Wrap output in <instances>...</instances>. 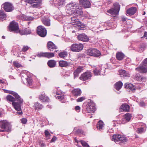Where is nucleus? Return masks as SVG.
I'll return each mask as SVG.
<instances>
[{
  "instance_id": "obj_1",
  "label": "nucleus",
  "mask_w": 147,
  "mask_h": 147,
  "mask_svg": "<svg viewBox=\"0 0 147 147\" xmlns=\"http://www.w3.org/2000/svg\"><path fill=\"white\" fill-rule=\"evenodd\" d=\"M67 12L70 14H74L77 16H82L83 12L82 8H79L78 3L75 2L70 3L67 5Z\"/></svg>"
},
{
  "instance_id": "obj_2",
  "label": "nucleus",
  "mask_w": 147,
  "mask_h": 147,
  "mask_svg": "<svg viewBox=\"0 0 147 147\" xmlns=\"http://www.w3.org/2000/svg\"><path fill=\"white\" fill-rule=\"evenodd\" d=\"M12 94L17 101V102L15 101L12 103V106L15 110L18 111L17 113L18 115H22V112L21 109V105L23 103L24 100L16 92Z\"/></svg>"
},
{
  "instance_id": "obj_3",
  "label": "nucleus",
  "mask_w": 147,
  "mask_h": 147,
  "mask_svg": "<svg viewBox=\"0 0 147 147\" xmlns=\"http://www.w3.org/2000/svg\"><path fill=\"white\" fill-rule=\"evenodd\" d=\"M112 140L119 144L124 143L125 142L127 141V139L126 137L117 134L113 135L112 138Z\"/></svg>"
},
{
  "instance_id": "obj_4",
  "label": "nucleus",
  "mask_w": 147,
  "mask_h": 147,
  "mask_svg": "<svg viewBox=\"0 0 147 147\" xmlns=\"http://www.w3.org/2000/svg\"><path fill=\"white\" fill-rule=\"evenodd\" d=\"M113 6L114 7L107 10V12L112 15L113 17H115L119 13L120 9V5L118 3H115L113 4Z\"/></svg>"
},
{
  "instance_id": "obj_5",
  "label": "nucleus",
  "mask_w": 147,
  "mask_h": 147,
  "mask_svg": "<svg viewBox=\"0 0 147 147\" xmlns=\"http://www.w3.org/2000/svg\"><path fill=\"white\" fill-rule=\"evenodd\" d=\"M8 28L9 31L17 33H18L19 30L18 23L14 21H13L10 23Z\"/></svg>"
},
{
  "instance_id": "obj_6",
  "label": "nucleus",
  "mask_w": 147,
  "mask_h": 147,
  "mask_svg": "<svg viewBox=\"0 0 147 147\" xmlns=\"http://www.w3.org/2000/svg\"><path fill=\"white\" fill-rule=\"evenodd\" d=\"M9 123L6 120L0 121V132L8 131Z\"/></svg>"
},
{
  "instance_id": "obj_7",
  "label": "nucleus",
  "mask_w": 147,
  "mask_h": 147,
  "mask_svg": "<svg viewBox=\"0 0 147 147\" xmlns=\"http://www.w3.org/2000/svg\"><path fill=\"white\" fill-rule=\"evenodd\" d=\"M87 54L95 57H99L101 54L99 51L96 49H91L87 50Z\"/></svg>"
},
{
  "instance_id": "obj_8",
  "label": "nucleus",
  "mask_w": 147,
  "mask_h": 147,
  "mask_svg": "<svg viewBox=\"0 0 147 147\" xmlns=\"http://www.w3.org/2000/svg\"><path fill=\"white\" fill-rule=\"evenodd\" d=\"M78 18V16L74 15L72 17H71V22L72 23H75L74 25H76V26L77 27L81 30L84 28V26Z\"/></svg>"
},
{
  "instance_id": "obj_9",
  "label": "nucleus",
  "mask_w": 147,
  "mask_h": 147,
  "mask_svg": "<svg viewBox=\"0 0 147 147\" xmlns=\"http://www.w3.org/2000/svg\"><path fill=\"white\" fill-rule=\"evenodd\" d=\"M2 7L7 12H11L14 9L13 4L9 2H5L2 5Z\"/></svg>"
},
{
  "instance_id": "obj_10",
  "label": "nucleus",
  "mask_w": 147,
  "mask_h": 147,
  "mask_svg": "<svg viewBox=\"0 0 147 147\" xmlns=\"http://www.w3.org/2000/svg\"><path fill=\"white\" fill-rule=\"evenodd\" d=\"M84 47L83 45L82 44H74L70 47V49L71 51L75 52H79L82 50Z\"/></svg>"
},
{
  "instance_id": "obj_11",
  "label": "nucleus",
  "mask_w": 147,
  "mask_h": 147,
  "mask_svg": "<svg viewBox=\"0 0 147 147\" xmlns=\"http://www.w3.org/2000/svg\"><path fill=\"white\" fill-rule=\"evenodd\" d=\"M36 32L40 36L42 37L45 36L47 34V31L46 28L42 26H39L37 27Z\"/></svg>"
},
{
  "instance_id": "obj_12",
  "label": "nucleus",
  "mask_w": 147,
  "mask_h": 147,
  "mask_svg": "<svg viewBox=\"0 0 147 147\" xmlns=\"http://www.w3.org/2000/svg\"><path fill=\"white\" fill-rule=\"evenodd\" d=\"M25 1L31 4V7L33 8L39 7L42 2L41 0H25Z\"/></svg>"
},
{
  "instance_id": "obj_13",
  "label": "nucleus",
  "mask_w": 147,
  "mask_h": 147,
  "mask_svg": "<svg viewBox=\"0 0 147 147\" xmlns=\"http://www.w3.org/2000/svg\"><path fill=\"white\" fill-rule=\"evenodd\" d=\"M92 76V73L90 71H86L82 74L79 78L82 81H86L90 80Z\"/></svg>"
},
{
  "instance_id": "obj_14",
  "label": "nucleus",
  "mask_w": 147,
  "mask_h": 147,
  "mask_svg": "<svg viewBox=\"0 0 147 147\" xmlns=\"http://www.w3.org/2000/svg\"><path fill=\"white\" fill-rule=\"evenodd\" d=\"M135 70L141 74L146 73L147 72V65L141 63L140 65L135 69Z\"/></svg>"
},
{
  "instance_id": "obj_15",
  "label": "nucleus",
  "mask_w": 147,
  "mask_h": 147,
  "mask_svg": "<svg viewBox=\"0 0 147 147\" xmlns=\"http://www.w3.org/2000/svg\"><path fill=\"white\" fill-rule=\"evenodd\" d=\"M80 4L85 8H90L91 3L89 0H79Z\"/></svg>"
},
{
  "instance_id": "obj_16",
  "label": "nucleus",
  "mask_w": 147,
  "mask_h": 147,
  "mask_svg": "<svg viewBox=\"0 0 147 147\" xmlns=\"http://www.w3.org/2000/svg\"><path fill=\"white\" fill-rule=\"evenodd\" d=\"M84 67L83 66H79L77 68L74 70L73 72L74 79L78 77L80 73L82 72L84 69Z\"/></svg>"
},
{
  "instance_id": "obj_17",
  "label": "nucleus",
  "mask_w": 147,
  "mask_h": 147,
  "mask_svg": "<svg viewBox=\"0 0 147 147\" xmlns=\"http://www.w3.org/2000/svg\"><path fill=\"white\" fill-rule=\"evenodd\" d=\"M96 110L95 105L92 103H90L86 108V111L88 113H94Z\"/></svg>"
},
{
  "instance_id": "obj_18",
  "label": "nucleus",
  "mask_w": 147,
  "mask_h": 147,
  "mask_svg": "<svg viewBox=\"0 0 147 147\" xmlns=\"http://www.w3.org/2000/svg\"><path fill=\"white\" fill-rule=\"evenodd\" d=\"M31 30L27 28H24V29L20 30L18 33H19L21 35H28L31 33Z\"/></svg>"
},
{
  "instance_id": "obj_19",
  "label": "nucleus",
  "mask_w": 147,
  "mask_h": 147,
  "mask_svg": "<svg viewBox=\"0 0 147 147\" xmlns=\"http://www.w3.org/2000/svg\"><path fill=\"white\" fill-rule=\"evenodd\" d=\"M131 117V114L129 113L125 114L123 116V119L122 120L121 123L124 124L129 121Z\"/></svg>"
},
{
  "instance_id": "obj_20",
  "label": "nucleus",
  "mask_w": 147,
  "mask_h": 147,
  "mask_svg": "<svg viewBox=\"0 0 147 147\" xmlns=\"http://www.w3.org/2000/svg\"><path fill=\"white\" fill-rule=\"evenodd\" d=\"M78 38L79 40L84 42H87L89 40V38L83 34L79 35L78 36Z\"/></svg>"
},
{
  "instance_id": "obj_21",
  "label": "nucleus",
  "mask_w": 147,
  "mask_h": 147,
  "mask_svg": "<svg viewBox=\"0 0 147 147\" xmlns=\"http://www.w3.org/2000/svg\"><path fill=\"white\" fill-rule=\"evenodd\" d=\"M119 74L121 77L125 78L126 77H129L130 76L129 74L126 71L121 69L119 71Z\"/></svg>"
},
{
  "instance_id": "obj_22",
  "label": "nucleus",
  "mask_w": 147,
  "mask_h": 147,
  "mask_svg": "<svg viewBox=\"0 0 147 147\" xmlns=\"http://www.w3.org/2000/svg\"><path fill=\"white\" fill-rule=\"evenodd\" d=\"M71 93L74 96L77 97L81 95L82 91L79 88H75L72 90Z\"/></svg>"
},
{
  "instance_id": "obj_23",
  "label": "nucleus",
  "mask_w": 147,
  "mask_h": 147,
  "mask_svg": "<svg viewBox=\"0 0 147 147\" xmlns=\"http://www.w3.org/2000/svg\"><path fill=\"white\" fill-rule=\"evenodd\" d=\"M47 47L48 49L50 51H52L57 49V47L51 41H49L47 43Z\"/></svg>"
},
{
  "instance_id": "obj_24",
  "label": "nucleus",
  "mask_w": 147,
  "mask_h": 147,
  "mask_svg": "<svg viewBox=\"0 0 147 147\" xmlns=\"http://www.w3.org/2000/svg\"><path fill=\"white\" fill-rule=\"evenodd\" d=\"M125 88L129 89L133 92H134L136 90L134 86L131 84L126 83L124 84Z\"/></svg>"
},
{
  "instance_id": "obj_25",
  "label": "nucleus",
  "mask_w": 147,
  "mask_h": 147,
  "mask_svg": "<svg viewBox=\"0 0 147 147\" xmlns=\"http://www.w3.org/2000/svg\"><path fill=\"white\" fill-rule=\"evenodd\" d=\"M39 98L40 100L43 102H48L50 100L49 98L44 94L40 95Z\"/></svg>"
},
{
  "instance_id": "obj_26",
  "label": "nucleus",
  "mask_w": 147,
  "mask_h": 147,
  "mask_svg": "<svg viewBox=\"0 0 147 147\" xmlns=\"http://www.w3.org/2000/svg\"><path fill=\"white\" fill-rule=\"evenodd\" d=\"M137 11L136 7H133L129 8L127 11V13L130 16L134 15Z\"/></svg>"
},
{
  "instance_id": "obj_27",
  "label": "nucleus",
  "mask_w": 147,
  "mask_h": 147,
  "mask_svg": "<svg viewBox=\"0 0 147 147\" xmlns=\"http://www.w3.org/2000/svg\"><path fill=\"white\" fill-rule=\"evenodd\" d=\"M42 21L43 24L45 26H50V20L48 18L44 17L42 18Z\"/></svg>"
},
{
  "instance_id": "obj_28",
  "label": "nucleus",
  "mask_w": 147,
  "mask_h": 147,
  "mask_svg": "<svg viewBox=\"0 0 147 147\" xmlns=\"http://www.w3.org/2000/svg\"><path fill=\"white\" fill-rule=\"evenodd\" d=\"M120 109L122 110L121 111H123L128 112L129 111L130 107L126 104H123L121 105Z\"/></svg>"
},
{
  "instance_id": "obj_29",
  "label": "nucleus",
  "mask_w": 147,
  "mask_h": 147,
  "mask_svg": "<svg viewBox=\"0 0 147 147\" xmlns=\"http://www.w3.org/2000/svg\"><path fill=\"white\" fill-rule=\"evenodd\" d=\"M125 56V55L123 53L120 52H117L116 55V59L119 61L122 60L124 58Z\"/></svg>"
},
{
  "instance_id": "obj_30",
  "label": "nucleus",
  "mask_w": 147,
  "mask_h": 147,
  "mask_svg": "<svg viewBox=\"0 0 147 147\" xmlns=\"http://www.w3.org/2000/svg\"><path fill=\"white\" fill-rule=\"evenodd\" d=\"M48 65L50 68L55 67L56 65V61L54 60H50L47 62Z\"/></svg>"
},
{
  "instance_id": "obj_31",
  "label": "nucleus",
  "mask_w": 147,
  "mask_h": 147,
  "mask_svg": "<svg viewBox=\"0 0 147 147\" xmlns=\"http://www.w3.org/2000/svg\"><path fill=\"white\" fill-rule=\"evenodd\" d=\"M101 67L100 66L97 67L93 71L94 74L95 76L100 75V71L101 70Z\"/></svg>"
},
{
  "instance_id": "obj_32",
  "label": "nucleus",
  "mask_w": 147,
  "mask_h": 147,
  "mask_svg": "<svg viewBox=\"0 0 147 147\" xmlns=\"http://www.w3.org/2000/svg\"><path fill=\"white\" fill-rule=\"evenodd\" d=\"M34 107L35 110L38 111L42 109L43 107V106L41 104L38 102H36L34 103Z\"/></svg>"
},
{
  "instance_id": "obj_33",
  "label": "nucleus",
  "mask_w": 147,
  "mask_h": 147,
  "mask_svg": "<svg viewBox=\"0 0 147 147\" xmlns=\"http://www.w3.org/2000/svg\"><path fill=\"white\" fill-rule=\"evenodd\" d=\"M123 86V83L121 81L117 82L115 85V88L117 90H119Z\"/></svg>"
},
{
  "instance_id": "obj_34",
  "label": "nucleus",
  "mask_w": 147,
  "mask_h": 147,
  "mask_svg": "<svg viewBox=\"0 0 147 147\" xmlns=\"http://www.w3.org/2000/svg\"><path fill=\"white\" fill-rule=\"evenodd\" d=\"M104 124L102 121L100 120L97 123L96 125V127L98 129H102L104 126Z\"/></svg>"
},
{
  "instance_id": "obj_35",
  "label": "nucleus",
  "mask_w": 147,
  "mask_h": 147,
  "mask_svg": "<svg viewBox=\"0 0 147 147\" xmlns=\"http://www.w3.org/2000/svg\"><path fill=\"white\" fill-rule=\"evenodd\" d=\"M59 63V66L61 67H66L69 65L68 62L65 61H60Z\"/></svg>"
},
{
  "instance_id": "obj_36",
  "label": "nucleus",
  "mask_w": 147,
  "mask_h": 147,
  "mask_svg": "<svg viewBox=\"0 0 147 147\" xmlns=\"http://www.w3.org/2000/svg\"><path fill=\"white\" fill-rule=\"evenodd\" d=\"M5 98L7 101L12 102L13 103L15 102V98L11 95L9 94Z\"/></svg>"
},
{
  "instance_id": "obj_37",
  "label": "nucleus",
  "mask_w": 147,
  "mask_h": 147,
  "mask_svg": "<svg viewBox=\"0 0 147 147\" xmlns=\"http://www.w3.org/2000/svg\"><path fill=\"white\" fill-rule=\"evenodd\" d=\"M55 4L59 6L65 3L64 0H54Z\"/></svg>"
},
{
  "instance_id": "obj_38",
  "label": "nucleus",
  "mask_w": 147,
  "mask_h": 147,
  "mask_svg": "<svg viewBox=\"0 0 147 147\" xmlns=\"http://www.w3.org/2000/svg\"><path fill=\"white\" fill-rule=\"evenodd\" d=\"M67 53L66 51H63L58 54L59 56L61 58L66 57L67 56Z\"/></svg>"
},
{
  "instance_id": "obj_39",
  "label": "nucleus",
  "mask_w": 147,
  "mask_h": 147,
  "mask_svg": "<svg viewBox=\"0 0 147 147\" xmlns=\"http://www.w3.org/2000/svg\"><path fill=\"white\" fill-rule=\"evenodd\" d=\"M7 17L6 14L3 10H0V20H2L5 18Z\"/></svg>"
},
{
  "instance_id": "obj_40",
  "label": "nucleus",
  "mask_w": 147,
  "mask_h": 147,
  "mask_svg": "<svg viewBox=\"0 0 147 147\" xmlns=\"http://www.w3.org/2000/svg\"><path fill=\"white\" fill-rule=\"evenodd\" d=\"M55 54L54 53L46 52V57L50 58L54 56Z\"/></svg>"
},
{
  "instance_id": "obj_41",
  "label": "nucleus",
  "mask_w": 147,
  "mask_h": 147,
  "mask_svg": "<svg viewBox=\"0 0 147 147\" xmlns=\"http://www.w3.org/2000/svg\"><path fill=\"white\" fill-rule=\"evenodd\" d=\"M13 65L15 67L17 68L22 67V65L16 61H13Z\"/></svg>"
},
{
  "instance_id": "obj_42",
  "label": "nucleus",
  "mask_w": 147,
  "mask_h": 147,
  "mask_svg": "<svg viewBox=\"0 0 147 147\" xmlns=\"http://www.w3.org/2000/svg\"><path fill=\"white\" fill-rule=\"evenodd\" d=\"M142 76L139 74H137L135 75V79L137 81L140 82Z\"/></svg>"
},
{
  "instance_id": "obj_43",
  "label": "nucleus",
  "mask_w": 147,
  "mask_h": 147,
  "mask_svg": "<svg viewBox=\"0 0 147 147\" xmlns=\"http://www.w3.org/2000/svg\"><path fill=\"white\" fill-rule=\"evenodd\" d=\"M27 83L29 86H31L32 84V80L30 78H26Z\"/></svg>"
},
{
  "instance_id": "obj_44",
  "label": "nucleus",
  "mask_w": 147,
  "mask_h": 147,
  "mask_svg": "<svg viewBox=\"0 0 147 147\" xmlns=\"http://www.w3.org/2000/svg\"><path fill=\"white\" fill-rule=\"evenodd\" d=\"M45 134L46 137L48 139H49L50 138L51 136V134L47 130H45Z\"/></svg>"
},
{
  "instance_id": "obj_45",
  "label": "nucleus",
  "mask_w": 147,
  "mask_h": 147,
  "mask_svg": "<svg viewBox=\"0 0 147 147\" xmlns=\"http://www.w3.org/2000/svg\"><path fill=\"white\" fill-rule=\"evenodd\" d=\"M80 142H81V143L83 147H90L88 144L86 142L84 141L81 140Z\"/></svg>"
},
{
  "instance_id": "obj_46",
  "label": "nucleus",
  "mask_w": 147,
  "mask_h": 147,
  "mask_svg": "<svg viewBox=\"0 0 147 147\" xmlns=\"http://www.w3.org/2000/svg\"><path fill=\"white\" fill-rule=\"evenodd\" d=\"M37 56L38 57H46V52H40L37 54Z\"/></svg>"
},
{
  "instance_id": "obj_47",
  "label": "nucleus",
  "mask_w": 147,
  "mask_h": 147,
  "mask_svg": "<svg viewBox=\"0 0 147 147\" xmlns=\"http://www.w3.org/2000/svg\"><path fill=\"white\" fill-rule=\"evenodd\" d=\"M85 99H86V98L85 96H82L78 98L77 99L76 101L78 102H81L83 101Z\"/></svg>"
},
{
  "instance_id": "obj_48",
  "label": "nucleus",
  "mask_w": 147,
  "mask_h": 147,
  "mask_svg": "<svg viewBox=\"0 0 147 147\" xmlns=\"http://www.w3.org/2000/svg\"><path fill=\"white\" fill-rule=\"evenodd\" d=\"M144 129L143 127H142L137 129V132L138 134H142L144 131Z\"/></svg>"
},
{
  "instance_id": "obj_49",
  "label": "nucleus",
  "mask_w": 147,
  "mask_h": 147,
  "mask_svg": "<svg viewBox=\"0 0 147 147\" xmlns=\"http://www.w3.org/2000/svg\"><path fill=\"white\" fill-rule=\"evenodd\" d=\"M29 48L28 46L24 45L22 49V51L24 52H26L29 49Z\"/></svg>"
},
{
  "instance_id": "obj_50",
  "label": "nucleus",
  "mask_w": 147,
  "mask_h": 147,
  "mask_svg": "<svg viewBox=\"0 0 147 147\" xmlns=\"http://www.w3.org/2000/svg\"><path fill=\"white\" fill-rule=\"evenodd\" d=\"M24 19L26 20H30L32 19V17L28 16H24Z\"/></svg>"
},
{
  "instance_id": "obj_51",
  "label": "nucleus",
  "mask_w": 147,
  "mask_h": 147,
  "mask_svg": "<svg viewBox=\"0 0 147 147\" xmlns=\"http://www.w3.org/2000/svg\"><path fill=\"white\" fill-rule=\"evenodd\" d=\"M64 98V96L63 94L59 95L56 97V98L57 99H59L60 100L63 99Z\"/></svg>"
},
{
  "instance_id": "obj_52",
  "label": "nucleus",
  "mask_w": 147,
  "mask_h": 147,
  "mask_svg": "<svg viewBox=\"0 0 147 147\" xmlns=\"http://www.w3.org/2000/svg\"><path fill=\"white\" fill-rule=\"evenodd\" d=\"M147 80V78L146 77L142 76L140 82H146Z\"/></svg>"
},
{
  "instance_id": "obj_53",
  "label": "nucleus",
  "mask_w": 147,
  "mask_h": 147,
  "mask_svg": "<svg viewBox=\"0 0 147 147\" xmlns=\"http://www.w3.org/2000/svg\"><path fill=\"white\" fill-rule=\"evenodd\" d=\"M146 47V45L144 43H142L140 45V48L141 49H144Z\"/></svg>"
},
{
  "instance_id": "obj_54",
  "label": "nucleus",
  "mask_w": 147,
  "mask_h": 147,
  "mask_svg": "<svg viewBox=\"0 0 147 147\" xmlns=\"http://www.w3.org/2000/svg\"><path fill=\"white\" fill-rule=\"evenodd\" d=\"M21 122L23 124H25L27 122V120L25 118H23L21 119Z\"/></svg>"
},
{
  "instance_id": "obj_55",
  "label": "nucleus",
  "mask_w": 147,
  "mask_h": 147,
  "mask_svg": "<svg viewBox=\"0 0 147 147\" xmlns=\"http://www.w3.org/2000/svg\"><path fill=\"white\" fill-rule=\"evenodd\" d=\"M81 109L80 107L79 106H76L75 108V110L78 112H79L80 111Z\"/></svg>"
},
{
  "instance_id": "obj_56",
  "label": "nucleus",
  "mask_w": 147,
  "mask_h": 147,
  "mask_svg": "<svg viewBox=\"0 0 147 147\" xmlns=\"http://www.w3.org/2000/svg\"><path fill=\"white\" fill-rule=\"evenodd\" d=\"M39 145L41 147H44L46 146L45 144L43 143L42 141H40Z\"/></svg>"
},
{
  "instance_id": "obj_57",
  "label": "nucleus",
  "mask_w": 147,
  "mask_h": 147,
  "mask_svg": "<svg viewBox=\"0 0 147 147\" xmlns=\"http://www.w3.org/2000/svg\"><path fill=\"white\" fill-rule=\"evenodd\" d=\"M56 94L59 96L63 94V93L60 90H58L56 91Z\"/></svg>"
},
{
  "instance_id": "obj_58",
  "label": "nucleus",
  "mask_w": 147,
  "mask_h": 147,
  "mask_svg": "<svg viewBox=\"0 0 147 147\" xmlns=\"http://www.w3.org/2000/svg\"><path fill=\"white\" fill-rule=\"evenodd\" d=\"M76 133L78 134H82L83 133V132L81 129H78L76 131Z\"/></svg>"
},
{
  "instance_id": "obj_59",
  "label": "nucleus",
  "mask_w": 147,
  "mask_h": 147,
  "mask_svg": "<svg viewBox=\"0 0 147 147\" xmlns=\"http://www.w3.org/2000/svg\"><path fill=\"white\" fill-rule=\"evenodd\" d=\"M141 63L145 65H147V58L145 59Z\"/></svg>"
},
{
  "instance_id": "obj_60",
  "label": "nucleus",
  "mask_w": 147,
  "mask_h": 147,
  "mask_svg": "<svg viewBox=\"0 0 147 147\" xmlns=\"http://www.w3.org/2000/svg\"><path fill=\"white\" fill-rule=\"evenodd\" d=\"M57 139V137L55 136H53V138L52 139L50 142H55Z\"/></svg>"
},
{
  "instance_id": "obj_61",
  "label": "nucleus",
  "mask_w": 147,
  "mask_h": 147,
  "mask_svg": "<svg viewBox=\"0 0 147 147\" xmlns=\"http://www.w3.org/2000/svg\"><path fill=\"white\" fill-rule=\"evenodd\" d=\"M15 92L11 90H7V92L6 93H7L13 95V94H12L13 93H15Z\"/></svg>"
},
{
  "instance_id": "obj_62",
  "label": "nucleus",
  "mask_w": 147,
  "mask_h": 147,
  "mask_svg": "<svg viewBox=\"0 0 147 147\" xmlns=\"http://www.w3.org/2000/svg\"><path fill=\"white\" fill-rule=\"evenodd\" d=\"M121 20L123 22H125L126 20V18L124 17H123L121 18Z\"/></svg>"
},
{
  "instance_id": "obj_63",
  "label": "nucleus",
  "mask_w": 147,
  "mask_h": 147,
  "mask_svg": "<svg viewBox=\"0 0 147 147\" xmlns=\"http://www.w3.org/2000/svg\"><path fill=\"white\" fill-rule=\"evenodd\" d=\"M144 37H147V32H145L144 34Z\"/></svg>"
},
{
  "instance_id": "obj_64",
  "label": "nucleus",
  "mask_w": 147,
  "mask_h": 147,
  "mask_svg": "<svg viewBox=\"0 0 147 147\" xmlns=\"http://www.w3.org/2000/svg\"><path fill=\"white\" fill-rule=\"evenodd\" d=\"M140 105L141 106H142L144 105V103L143 102H140Z\"/></svg>"
}]
</instances>
